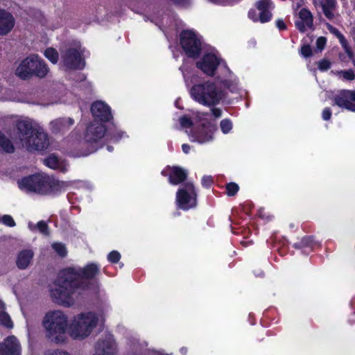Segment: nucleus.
I'll use <instances>...</instances> for the list:
<instances>
[{
    "label": "nucleus",
    "instance_id": "nucleus-45",
    "mask_svg": "<svg viewBox=\"0 0 355 355\" xmlns=\"http://www.w3.org/2000/svg\"><path fill=\"white\" fill-rule=\"evenodd\" d=\"M328 29L334 33L335 35L337 36V37L339 36V35H341L340 32L336 28L333 27L332 26L328 24Z\"/></svg>",
    "mask_w": 355,
    "mask_h": 355
},
{
    "label": "nucleus",
    "instance_id": "nucleus-20",
    "mask_svg": "<svg viewBox=\"0 0 355 355\" xmlns=\"http://www.w3.org/2000/svg\"><path fill=\"white\" fill-rule=\"evenodd\" d=\"M15 24V18L9 12L0 9V35L8 34Z\"/></svg>",
    "mask_w": 355,
    "mask_h": 355
},
{
    "label": "nucleus",
    "instance_id": "nucleus-23",
    "mask_svg": "<svg viewBox=\"0 0 355 355\" xmlns=\"http://www.w3.org/2000/svg\"><path fill=\"white\" fill-rule=\"evenodd\" d=\"M314 3L315 6L318 3L322 7V12L327 18L329 19H334L336 0H318V2L315 1Z\"/></svg>",
    "mask_w": 355,
    "mask_h": 355
},
{
    "label": "nucleus",
    "instance_id": "nucleus-10",
    "mask_svg": "<svg viewBox=\"0 0 355 355\" xmlns=\"http://www.w3.org/2000/svg\"><path fill=\"white\" fill-rule=\"evenodd\" d=\"M19 188L26 192H34L43 194L45 193L46 176L34 175L25 177L18 181Z\"/></svg>",
    "mask_w": 355,
    "mask_h": 355
},
{
    "label": "nucleus",
    "instance_id": "nucleus-50",
    "mask_svg": "<svg viewBox=\"0 0 355 355\" xmlns=\"http://www.w3.org/2000/svg\"><path fill=\"white\" fill-rule=\"evenodd\" d=\"M338 38L339 39L340 42L341 43V44H342L344 47H345V46H346V45H347V41H346V40H345V37L343 36V34L339 35V36L338 37Z\"/></svg>",
    "mask_w": 355,
    "mask_h": 355
},
{
    "label": "nucleus",
    "instance_id": "nucleus-8",
    "mask_svg": "<svg viewBox=\"0 0 355 355\" xmlns=\"http://www.w3.org/2000/svg\"><path fill=\"white\" fill-rule=\"evenodd\" d=\"M197 193L191 182H187L182 186L176 193L178 207L183 210H188L196 205Z\"/></svg>",
    "mask_w": 355,
    "mask_h": 355
},
{
    "label": "nucleus",
    "instance_id": "nucleus-38",
    "mask_svg": "<svg viewBox=\"0 0 355 355\" xmlns=\"http://www.w3.org/2000/svg\"><path fill=\"white\" fill-rule=\"evenodd\" d=\"M2 222L4 225L9 227L15 226V222L10 215H4L2 218Z\"/></svg>",
    "mask_w": 355,
    "mask_h": 355
},
{
    "label": "nucleus",
    "instance_id": "nucleus-18",
    "mask_svg": "<svg viewBox=\"0 0 355 355\" xmlns=\"http://www.w3.org/2000/svg\"><path fill=\"white\" fill-rule=\"evenodd\" d=\"M115 344L112 336L107 335L105 339L99 340L96 345L94 355H113Z\"/></svg>",
    "mask_w": 355,
    "mask_h": 355
},
{
    "label": "nucleus",
    "instance_id": "nucleus-5",
    "mask_svg": "<svg viewBox=\"0 0 355 355\" xmlns=\"http://www.w3.org/2000/svg\"><path fill=\"white\" fill-rule=\"evenodd\" d=\"M190 94L195 101L207 107L218 105L225 97L224 92L211 81L194 85Z\"/></svg>",
    "mask_w": 355,
    "mask_h": 355
},
{
    "label": "nucleus",
    "instance_id": "nucleus-19",
    "mask_svg": "<svg viewBox=\"0 0 355 355\" xmlns=\"http://www.w3.org/2000/svg\"><path fill=\"white\" fill-rule=\"evenodd\" d=\"M299 19L295 21V26L301 32H305L307 28H311L313 24V19L311 12L306 8H302L298 13Z\"/></svg>",
    "mask_w": 355,
    "mask_h": 355
},
{
    "label": "nucleus",
    "instance_id": "nucleus-52",
    "mask_svg": "<svg viewBox=\"0 0 355 355\" xmlns=\"http://www.w3.org/2000/svg\"><path fill=\"white\" fill-rule=\"evenodd\" d=\"M122 135L123 134H119L117 137L113 136V137H111V140H112L114 141H118V139L119 138L122 137Z\"/></svg>",
    "mask_w": 355,
    "mask_h": 355
},
{
    "label": "nucleus",
    "instance_id": "nucleus-16",
    "mask_svg": "<svg viewBox=\"0 0 355 355\" xmlns=\"http://www.w3.org/2000/svg\"><path fill=\"white\" fill-rule=\"evenodd\" d=\"M91 112L95 119L94 121L98 120L101 122H106L112 118L110 107L102 101L94 102L91 106Z\"/></svg>",
    "mask_w": 355,
    "mask_h": 355
},
{
    "label": "nucleus",
    "instance_id": "nucleus-54",
    "mask_svg": "<svg viewBox=\"0 0 355 355\" xmlns=\"http://www.w3.org/2000/svg\"><path fill=\"white\" fill-rule=\"evenodd\" d=\"M107 150L109 151H112V148L111 146H107Z\"/></svg>",
    "mask_w": 355,
    "mask_h": 355
},
{
    "label": "nucleus",
    "instance_id": "nucleus-44",
    "mask_svg": "<svg viewBox=\"0 0 355 355\" xmlns=\"http://www.w3.org/2000/svg\"><path fill=\"white\" fill-rule=\"evenodd\" d=\"M211 111L215 118H220L222 116V111L219 108L213 107Z\"/></svg>",
    "mask_w": 355,
    "mask_h": 355
},
{
    "label": "nucleus",
    "instance_id": "nucleus-14",
    "mask_svg": "<svg viewBox=\"0 0 355 355\" xmlns=\"http://www.w3.org/2000/svg\"><path fill=\"white\" fill-rule=\"evenodd\" d=\"M256 6L259 11V15L256 14L255 10L251 9L248 12V17L254 21H260L261 23H265L270 21L272 17L270 11L271 8L270 0H259L257 2Z\"/></svg>",
    "mask_w": 355,
    "mask_h": 355
},
{
    "label": "nucleus",
    "instance_id": "nucleus-29",
    "mask_svg": "<svg viewBox=\"0 0 355 355\" xmlns=\"http://www.w3.org/2000/svg\"><path fill=\"white\" fill-rule=\"evenodd\" d=\"M0 148L6 153H12L14 146L11 141L0 132Z\"/></svg>",
    "mask_w": 355,
    "mask_h": 355
},
{
    "label": "nucleus",
    "instance_id": "nucleus-34",
    "mask_svg": "<svg viewBox=\"0 0 355 355\" xmlns=\"http://www.w3.org/2000/svg\"><path fill=\"white\" fill-rule=\"evenodd\" d=\"M36 227L37 230L40 231V233H42L44 235L48 236L49 235V227L47 223L44 220L39 221Z\"/></svg>",
    "mask_w": 355,
    "mask_h": 355
},
{
    "label": "nucleus",
    "instance_id": "nucleus-39",
    "mask_svg": "<svg viewBox=\"0 0 355 355\" xmlns=\"http://www.w3.org/2000/svg\"><path fill=\"white\" fill-rule=\"evenodd\" d=\"M331 63L327 60H322L318 62V68L320 71H326L330 68Z\"/></svg>",
    "mask_w": 355,
    "mask_h": 355
},
{
    "label": "nucleus",
    "instance_id": "nucleus-17",
    "mask_svg": "<svg viewBox=\"0 0 355 355\" xmlns=\"http://www.w3.org/2000/svg\"><path fill=\"white\" fill-rule=\"evenodd\" d=\"M21 345L14 336L7 337L0 343V355H20Z\"/></svg>",
    "mask_w": 355,
    "mask_h": 355
},
{
    "label": "nucleus",
    "instance_id": "nucleus-35",
    "mask_svg": "<svg viewBox=\"0 0 355 355\" xmlns=\"http://www.w3.org/2000/svg\"><path fill=\"white\" fill-rule=\"evenodd\" d=\"M226 190L228 196H234L239 191V186L236 183L231 182L227 184Z\"/></svg>",
    "mask_w": 355,
    "mask_h": 355
},
{
    "label": "nucleus",
    "instance_id": "nucleus-43",
    "mask_svg": "<svg viewBox=\"0 0 355 355\" xmlns=\"http://www.w3.org/2000/svg\"><path fill=\"white\" fill-rule=\"evenodd\" d=\"M331 111L329 107H325L322 113V119L324 121H327L331 118Z\"/></svg>",
    "mask_w": 355,
    "mask_h": 355
},
{
    "label": "nucleus",
    "instance_id": "nucleus-21",
    "mask_svg": "<svg viewBox=\"0 0 355 355\" xmlns=\"http://www.w3.org/2000/svg\"><path fill=\"white\" fill-rule=\"evenodd\" d=\"M69 183L46 176V191L44 194H56L66 189Z\"/></svg>",
    "mask_w": 355,
    "mask_h": 355
},
{
    "label": "nucleus",
    "instance_id": "nucleus-13",
    "mask_svg": "<svg viewBox=\"0 0 355 355\" xmlns=\"http://www.w3.org/2000/svg\"><path fill=\"white\" fill-rule=\"evenodd\" d=\"M216 128L211 125H202L188 133L190 141L199 144H205L214 139V132Z\"/></svg>",
    "mask_w": 355,
    "mask_h": 355
},
{
    "label": "nucleus",
    "instance_id": "nucleus-31",
    "mask_svg": "<svg viewBox=\"0 0 355 355\" xmlns=\"http://www.w3.org/2000/svg\"><path fill=\"white\" fill-rule=\"evenodd\" d=\"M336 74L347 80H353L355 73L352 69L337 71Z\"/></svg>",
    "mask_w": 355,
    "mask_h": 355
},
{
    "label": "nucleus",
    "instance_id": "nucleus-42",
    "mask_svg": "<svg viewBox=\"0 0 355 355\" xmlns=\"http://www.w3.org/2000/svg\"><path fill=\"white\" fill-rule=\"evenodd\" d=\"M213 182L211 176H204L202 178V184L205 187H209Z\"/></svg>",
    "mask_w": 355,
    "mask_h": 355
},
{
    "label": "nucleus",
    "instance_id": "nucleus-32",
    "mask_svg": "<svg viewBox=\"0 0 355 355\" xmlns=\"http://www.w3.org/2000/svg\"><path fill=\"white\" fill-rule=\"evenodd\" d=\"M53 250L61 257H64L67 254V249L62 243H54L52 245Z\"/></svg>",
    "mask_w": 355,
    "mask_h": 355
},
{
    "label": "nucleus",
    "instance_id": "nucleus-48",
    "mask_svg": "<svg viewBox=\"0 0 355 355\" xmlns=\"http://www.w3.org/2000/svg\"><path fill=\"white\" fill-rule=\"evenodd\" d=\"M174 3L181 5V6H187L189 3V0H172Z\"/></svg>",
    "mask_w": 355,
    "mask_h": 355
},
{
    "label": "nucleus",
    "instance_id": "nucleus-49",
    "mask_svg": "<svg viewBox=\"0 0 355 355\" xmlns=\"http://www.w3.org/2000/svg\"><path fill=\"white\" fill-rule=\"evenodd\" d=\"M182 151L185 153V154H187L189 153V150L191 149V147L189 144H182Z\"/></svg>",
    "mask_w": 355,
    "mask_h": 355
},
{
    "label": "nucleus",
    "instance_id": "nucleus-27",
    "mask_svg": "<svg viewBox=\"0 0 355 355\" xmlns=\"http://www.w3.org/2000/svg\"><path fill=\"white\" fill-rule=\"evenodd\" d=\"M35 60V75L43 78L45 77L49 71L47 64L37 55Z\"/></svg>",
    "mask_w": 355,
    "mask_h": 355
},
{
    "label": "nucleus",
    "instance_id": "nucleus-22",
    "mask_svg": "<svg viewBox=\"0 0 355 355\" xmlns=\"http://www.w3.org/2000/svg\"><path fill=\"white\" fill-rule=\"evenodd\" d=\"M34 256V252L31 249H25L20 251L17 257L16 263L19 269L26 268Z\"/></svg>",
    "mask_w": 355,
    "mask_h": 355
},
{
    "label": "nucleus",
    "instance_id": "nucleus-28",
    "mask_svg": "<svg viewBox=\"0 0 355 355\" xmlns=\"http://www.w3.org/2000/svg\"><path fill=\"white\" fill-rule=\"evenodd\" d=\"M3 309L4 304L0 301V324L11 329L13 327V323L9 315Z\"/></svg>",
    "mask_w": 355,
    "mask_h": 355
},
{
    "label": "nucleus",
    "instance_id": "nucleus-11",
    "mask_svg": "<svg viewBox=\"0 0 355 355\" xmlns=\"http://www.w3.org/2000/svg\"><path fill=\"white\" fill-rule=\"evenodd\" d=\"M61 62L65 69H79L85 66L80 49L70 47L61 53Z\"/></svg>",
    "mask_w": 355,
    "mask_h": 355
},
{
    "label": "nucleus",
    "instance_id": "nucleus-30",
    "mask_svg": "<svg viewBox=\"0 0 355 355\" xmlns=\"http://www.w3.org/2000/svg\"><path fill=\"white\" fill-rule=\"evenodd\" d=\"M44 56L53 64H56L58 61V52L53 48H47L44 53Z\"/></svg>",
    "mask_w": 355,
    "mask_h": 355
},
{
    "label": "nucleus",
    "instance_id": "nucleus-7",
    "mask_svg": "<svg viewBox=\"0 0 355 355\" xmlns=\"http://www.w3.org/2000/svg\"><path fill=\"white\" fill-rule=\"evenodd\" d=\"M106 129L102 123L92 122L87 128L85 140L89 145V149L87 152L82 153L81 156H87L95 152L100 146V141L105 135Z\"/></svg>",
    "mask_w": 355,
    "mask_h": 355
},
{
    "label": "nucleus",
    "instance_id": "nucleus-9",
    "mask_svg": "<svg viewBox=\"0 0 355 355\" xmlns=\"http://www.w3.org/2000/svg\"><path fill=\"white\" fill-rule=\"evenodd\" d=\"M180 44L190 58L197 57L201 50V42L191 31H184L180 35Z\"/></svg>",
    "mask_w": 355,
    "mask_h": 355
},
{
    "label": "nucleus",
    "instance_id": "nucleus-36",
    "mask_svg": "<svg viewBox=\"0 0 355 355\" xmlns=\"http://www.w3.org/2000/svg\"><path fill=\"white\" fill-rule=\"evenodd\" d=\"M121 259V254L118 251L113 250L107 256V259L111 263H117Z\"/></svg>",
    "mask_w": 355,
    "mask_h": 355
},
{
    "label": "nucleus",
    "instance_id": "nucleus-55",
    "mask_svg": "<svg viewBox=\"0 0 355 355\" xmlns=\"http://www.w3.org/2000/svg\"><path fill=\"white\" fill-rule=\"evenodd\" d=\"M353 64H354V65L355 67V60L353 61Z\"/></svg>",
    "mask_w": 355,
    "mask_h": 355
},
{
    "label": "nucleus",
    "instance_id": "nucleus-6",
    "mask_svg": "<svg viewBox=\"0 0 355 355\" xmlns=\"http://www.w3.org/2000/svg\"><path fill=\"white\" fill-rule=\"evenodd\" d=\"M97 322L98 318L94 313L78 314L70 320L68 334L74 340H83L91 334Z\"/></svg>",
    "mask_w": 355,
    "mask_h": 355
},
{
    "label": "nucleus",
    "instance_id": "nucleus-33",
    "mask_svg": "<svg viewBox=\"0 0 355 355\" xmlns=\"http://www.w3.org/2000/svg\"><path fill=\"white\" fill-rule=\"evenodd\" d=\"M220 126L222 132L224 134H227L232 130V123L229 119H223L220 121Z\"/></svg>",
    "mask_w": 355,
    "mask_h": 355
},
{
    "label": "nucleus",
    "instance_id": "nucleus-15",
    "mask_svg": "<svg viewBox=\"0 0 355 355\" xmlns=\"http://www.w3.org/2000/svg\"><path fill=\"white\" fill-rule=\"evenodd\" d=\"M35 58L36 54H31L21 61L15 71V74L21 79H28L35 75Z\"/></svg>",
    "mask_w": 355,
    "mask_h": 355
},
{
    "label": "nucleus",
    "instance_id": "nucleus-46",
    "mask_svg": "<svg viewBox=\"0 0 355 355\" xmlns=\"http://www.w3.org/2000/svg\"><path fill=\"white\" fill-rule=\"evenodd\" d=\"M276 25H277V28L280 30L286 29V24H285L284 21L282 19H278L276 21Z\"/></svg>",
    "mask_w": 355,
    "mask_h": 355
},
{
    "label": "nucleus",
    "instance_id": "nucleus-26",
    "mask_svg": "<svg viewBox=\"0 0 355 355\" xmlns=\"http://www.w3.org/2000/svg\"><path fill=\"white\" fill-rule=\"evenodd\" d=\"M74 121L71 118L55 119L51 122V128L54 132L64 131L71 126Z\"/></svg>",
    "mask_w": 355,
    "mask_h": 355
},
{
    "label": "nucleus",
    "instance_id": "nucleus-41",
    "mask_svg": "<svg viewBox=\"0 0 355 355\" xmlns=\"http://www.w3.org/2000/svg\"><path fill=\"white\" fill-rule=\"evenodd\" d=\"M326 42H327L326 38L324 37H320L318 38L316 40L317 49L319 51H322L324 48Z\"/></svg>",
    "mask_w": 355,
    "mask_h": 355
},
{
    "label": "nucleus",
    "instance_id": "nucleus-53",
    "mask_svg": "<svg viewBox=\"0 0 355 355\" xmlns=\"http://www.w3.org/2000/svg\"><path fill=\"white\" fill-rule=\"evenodd\" d=\"M187 351V349H186V348H184V347H182V348H181V349H180V352H181L182 354H184V355H185V354H186Z\"/></svg>",
    "mask_w": 355,
    "mask_h": 355
},
{
    "label": "nucleus",
    "instance_id": "nucleus-47",
    "mask_svg": "<svg viewBox=\"0 0 355 355\" xmlns=\"http://www.w3.org/2000/svg\"><path fill=\"white\" fill-rule=\"evenodd\" d=\"M48 355H70V354L66 352L55 350V351L49 352Z\"/></svg>",
    "mask_w": 355,
    "mask_h": 355
},
{
    "label": "nucleus",
    "instance_id": "nucleus-12",
    "mask_svg": "<svg viewBox=\"0 0 355 355\" xmlns=\"http://www.w3.org/2000/svg\"><path fill=\"white\" fill-rule=\"evenodd\" d=\"M334 104L340 108L355 112V89L340 90L333 98Z\"/></svg>",
    "mask_w": 355,
    "mask_h": 355
},
{
    "label": "nucleus",
    "instance_id": "nucleus-25",
    "mask_svg": "<svg viewBox=\"0 0 355 355\" xmlns=\"http://www.w3.org/2000/svg\"><path fill=\"white\" fill-rule=\"evenodd\" d=\"M187 172L182 168L173 166L169 173V182L177 185L182 182L187 178Z\"/></svg>",
    "mask_w": 355,
    "mask_h": 355
},
{
    "label": "nucleus",
    "instance_id": "nucleus-4",
    "mask_svg": "<svg viewBox=\"0 0 355 355\" xmlns=\"http://www.w3.org/2000/svg\"><path fill=\"white\" fill-rule=\"evenodd\" d=\"M69 324L68 316L60 310L48 311L42 320L46 337L55 343H62L67 340Z\"/></svg>",
    "mask_w": 355,
    "mask_h": 355
},
{
    "label": "nucleus",
    "instance_id": "nucleus-2",
    "mask_svg": "<svg viewBox=\"0 0 355 355\" xmlns=\"http://www.w3.org/2000/svg\"><path fill=\"white\" fill-rule=\"evenodd\" d=\"M16 121L18 139L26 150H42L49 146V139L43 128L35 121L20 117Z\"/></svg>",
    "mask_w": 355,
    "mask_h": 355
},
{
    "label": "nucleus",
    "instance_id": "nucleus-3",
    "mask_svg": "<svg viewBox=\"0 0 355 355\" xmlns=\"http://www.w3.org/2000/svg\"><path fill=\"white\" fill-rule=\"evenodd\" d=\"M219 65L221 73L217 77L218 83L233 92L236 88L237 79L215 53L211 51L205 53L201 60L196 63L197 67L209 76L214 75L215 70Z\"/></svg>",
    "mask_w": 355,
    "mask_h": 355
},
{
    "label": "nucleus",
    "instance_id": "nucleus-37",
    "mask_svg": "<svg viewBox=\"0 0 355 355\" xmlns=\"http://www.w3.org/2000/svg\"><path fill=\"white\" fill-rule=\"evenodd\" d=\"M179 121L182 128H188L192 125L191 119L185 116L180 117Z\"/></svg>",
    "mask_w": 355,
    "mask_h": 355
},
{
    "label": "nucleus",
    "instance_id": "nucleus-40",
    "mask_svg": "<svg viewBox=\"0 0 355 355\" xmlns=\"http://www.w3.org/2000/svg\"><path fill=\"white\" fill-rule=\"evenodd\" d=\"M301 54L305 58H308L312 55V49L309 45H304L301 49Z\"/></svg>",
    "mask_w": 355,
    "mask_h": 355
},
{
    "label": "nucleus",
    "instance_id": "nucleus-1",
    "mask_svg": "<svg viewBox=\"0 0 355 355\" xmlns=\"http://www.w3.org/2000/svg\"><path fill=\"white\" fill-rule=\"evenodd\" d=\"M99 272V267L89 263L83 268H68L61 271L51 289L53 300L60 305H73L78 296L87 286L83 279L94 277Z\"/></svg>",
    "mask_w": 355,
    "mask_h": 355
},
{
    "label": "nucleus",
    "instance_id": "nucleus-51",
    "mask_svg": "<svg viewBox=\"0 0 355 355\" xmlns=\"http://www.w3.org/2000/svg\"><path fill=\"white\" fill-rule=\"evenodd\" d=\"M28 227L30 230L34 231L35 228H37L36 225H35L32 222H29L28 224Z\"/></svg>",
    "mask_w": 355,
    "mask_h": 355
},
{
    "label": "nucleus",
    "instance_id": "nucleus-24",
    "mask_svg": "<svg viewBox=\"0 0 355 355\" xmlns=\"http://www.w3.org/2000/svg\"><path fill=\"white\" fill-rule=\"evenodd\" d=\"M44 164L49 168L58 170L61 172H66L68 169V164L62 160L58 159L54 155H51L44 161Z\"/></svg>",
    "mask_w": 355,
    "mask_h": 355
}]
</instances>
